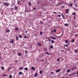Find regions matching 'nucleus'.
Returning <instances> with one entry per match:
<instances>
[{
  "instance_id": "nucleus-36",
  "label": "nucleus",
  "mask_w": 78,
  "mask_h": 78,
  "mask_svg": "<svg viewBox=\"0 0 78 78\" xmlns=\"http://www.w3.org/2000/svg\"><path fill=\"white\" fill-rule=\"evenodd\" d=\"M72 14H73V15H76V13L75 12H73Z\"/></svg>"
},
{
  "instance_id": "nucleus-31",
  "label": "nucleus",
  "mask_w": 78,
  "mask_h": 78,
  "mask_svg": "<svg viewBox=\"0 0 78 78\" xmlns=\"http://www.w3.org/2000/svg\"><path fill=\"white\" fill-rule=\"evenodd\" d=\"M59 60H60L59 58H58L57 59V62H59Z\"/></svg>"
},
{
  "instance_id": "nucleus-33",
  "label": "nucleus",
  "mask_w": 78,
  "mask_h": 78,
  "mask_svg": "<svg viewBox=\"0 0 78 78\" xmlns=\"http://www.w3.org/2000/svg\"><path fill=\"white\" fill-rule=\"evenodd\" d=\"M70 69H68V70H67V72H70Z\"/></svg>"
},
{
  "instance_id": "nucleus-62",
  "label": "nucleus",
  "mask_w": 78,
  "mask_h": 78,
  "mask_svg": "<svg viewBox=\"0 0 78 78\" xmlns=\"http://www.w3.org/2000/svg\"><path fill=\"white\" fill-rule=\"evenodd\" d=\"M51 55V53L48 54V55Z\"/></svg>"
},
{
  "instance_id": "nucleus-39",
  "label": "nucleus",
  "mask_w": 78,
  "mask_h": 78,
  "mask_svg": "<svg viewBox=\"0 0 78 78\" xmlns=\"http://www.w3.org/2000/svg\"><path fill=\"white\" fill-rule=\"evenodd\" d=\"M65 42L66 43H67L68 42V41L67 40H65Z\"/></svg>"
},
{
  "instance_id": "nucleus-1",
  "label": "nucleus",
  "mask_w": 78,
  "mask_h": 78,
  "mask_svg": "<svg viewBox=\"0 0 78 78\" xmlns=\"http://www.w3.org/2000/svg\"><path fill=\"white\" fill-rule=\"evenodd\" d=\"M4 5H6L7 6H9V3H6L5 2H4Z\"/></svg>"
},
{
  "instance_id": "nucleus-21",
  "label": "nucleus",
  "mask_w": 78,
  "mask_h": 78,
  "mask_svg": "<svg viewBox=\"0 0 78 78\" xmlns=\"http://www.w3.org/2000/svg\"><path fill=\"white\" fill-rule=\"evenodd\" d=\"M42 34H43V33H42V31H41L40 32V34L41 36H42Z\"/></svg>"
},
{
  "instance_id": "nucleus-63",
  "label": "nucleus",
  "mask_w": 78,
  "mask_h": 78,
  "mask_svg": "<svg viewBox=\"0 0 78 78\" xmlns=\"http://www.w3.org/2000/svg\"><path fill=\"white\" fill-rule=\"evenodd\" d=\"M74 0V2L75 3V1H76V0Z\"/></svg>"
},
{
  "instance_id": "nucleus-30",
  "label": "nucleus",
  "mask_w": 78,
  "mask_h": 78,
  "mask_svg": "<svg viewBox=\"0 0 78 78\" xmlns=\"http://www.w3.org/2000/svg\"><path fill=\"white\" fill-rule=\"evenodd\" d=\"M2 70H4L5 69V68L4 66H2L1 68Z\"/></svg>"
},
{
  "instance_id": "nucleus-37",
  "label": "nucleus",
  "mask_w": 78,
  "mask_h": 78,
  "mask_svg": "<svg viewBox=\"0 0 78 78\" xmlns=\"http://www.w3.org/2000/svg\"><path fill=\"white\" fill-rule=\"evenodd\" d=\"M7 76V75L6 74H5V75H4L3 76H2V77H3L4 76Z\"/></svg>"
},
{
  "instance_id": "nucleus-32",
  "label": "nucleus",
  "mask_w": 78,
  "mask_h": 78,
  "mask_svg": "<svg viewBox=\"0 0 78 78\" xmlns=\"http://www.w3.org/2000/svg\"><path fill=\"white\" fill-rule=\"evenodd\" d=\"M42 70H40V74H42Z\"/></svg>"
},
{
  "instance_id": "nucleus-5",
  "label": "nucleus",
  "mask_w": 78,
  "mask_h": 78,
  "mask_svg": "<svg viewBox=\"0 0 78 78\" xmlns=\"http://www.w3.org/2000/svg\"><path fill=\"white\" fill-rule=\"evenodd\" d=\"M10 32V30H9V29H7L5 31V32L6 33H9Z\"/></svg>"
},
{
  "instance_id": "nucleus-13",
  "label": "nucleus",
  "mask_w": 78,
  "mask_h": 78,
  "mask_svg": "<svg viewBox=\"0 0 78 78\" xmlns=\"http://www.w3.org/2000/svg\"><path fill=\"white\" fill-rule=\"evenodd\" d=\"M71 74V76H72V75H76L75 73H73Z\"/></svg>"
},
{
  "instance_id": "nucleus-7",
  "label": "nucleus",
  "mask_w": 78,
  "mask_h": 78,
  "mask_svg": "<svg viewBox=\"0 0 78 78\" xmlns=\"http://www.w3.org/2000/svg\"><path fill=\"white\" fill-rule=\"evenodd\" d=\"M19 75H23V73L22 72H20L19 73Z\"/></svg>"
},
{
  "instance_id": "nucleus-11",
  "label": "nucleus",
  "mask_w": 78,
  "mask_h": 78,
  "mask_svg": "<svg viewBox=\"0 0 78 78\" xmlns=\"http://www.w3.org/2000/svg\"><path fill=\"white\" fill-rule=\"evenodd\" d=\"M10 42V43H14V41L13 40H11Z\"/></svg>"
},
{
  "instance_id": "nucleus-15",
  "label": "nucleus",
  "mask_w": 78,
  "mask_h": 78,
  "mask_svg": "<svg viewBox=\"0 0 78 78\" xmlns=\"http://www.w3.org/2000/svg\"><path fill=\"white\" fill-rule=\"evenodd\" d=\"M20 2V0H18L17 4L18 5H19V2Z\"/></svg>"
},
{
  "instance_id": "nucleus-22",
  "label": "nucleus",
  "mask_w": 78,
  "mask_h": 78,
  "mask_svg": "<svg viewBox=\"0 0 78 78\" xmlns=\"http://www.w3.org/2000/svg\"><path fill=\"white\" fill-rule=\"evenodd\" d=\"M64 25H65V27H67V26H68V25H69L67 23H66V24H64Z\"/></svg>"
},
{
  "instance_id": "nucleus-43",
  "label": "nucleus",
  "mask_w": 78,
  "mask_h": 78,
  "mask_svg": "<svg viewBox=\"0 0 78 78\" xmlns=\"http://www.w3.org/2000/svg\"><path fill=\"white\" fill-rule=\"evenodd\" d=\"M48 41H50V42H51V40H50V38H48Z\"/></svg>"
},
{
  "instance_id": "nucleus-44",
  "label": "nucleus",
  "mask_w": 78,
  "mask_h": 78,
  "mask_svg": "<svg viewBox=\"0 0 78 78\" xmlns=\"http://www.w3.org/2000/svg\"><path fill=\"white\" fill-rule=\"evenodd\" d=\"M28 30H26V31L25 32V33H28Z\"/></svg>"
},
{
  "instance_id": "nucleus-23",
  "label": "nucleus",
  "mask_w": 78,
  "mask_h": 78,
  "mask_svg": "<svg viewBox=\"0 0 78 78\" xmlns=\"http://www.w3.org/2000/svg\"><path fill=\"white\" fill-rule=\"evenodd\" d=\"M16 40H19V37H18V36H16Z\"/></svg>"
},
{
  "instance_id": "nucleus-27",
  "label": "nucleus",
  "mask_w": 78,
  "mask_h": 78,
  "mask_svg": "<svg viewBox=\"0 0 78 78\" xmlns=\"http://www.w3.org/2000/svg\"><path fill=\"white\" fill-rule=\"evenodd\" d=\"M19 37L20 38H22V37L23 38V37L22 35H20L19 36Z\"/></svg>"
},
{
  "instance_id": "nucleus-17",
  "label": "nucleus",
  "mask_w": 78,
  "mask_h": 78,
  "mask_svg": "<svg viewBox=\"0 0 78 78\" xmlns=\"http://www.w3.org/2000/svg\"><path fill=\"white\" fill-rule=\"evenodd\" d=\"M78 51V50L76 49L74 51V52H75V53H77Z\"/></svg>"
},
{
  "instance_id": "nucleus-42",
  "label": "nucleus",
  "mask_w": 78,
  "mask_h": 78,
  "mask_svg": "<svg viewBox=\"0 0 78 78\" xmlns=\"http://www.w3.org/2000/svg\"><path fill=\"white\" fill-rule=\"evenodd\" d=\"M45 55H48V52H47L45 53Z\"/></svg>"
},
{
  "instance_id": "nucleus-56",
  "label": "nucleus",
  "mask_w": 78,
  "mask_h": 78,
  "mask_svg": "<svg viewBox=\"0 0 78 78\" xmlns=\"http://www.w3.org/2000/svg\"><path fill=\"white\" fill-rule=\"evenodd\" d=\"M68 51H70V50L69 49V50H68Z\"/></svg>"
},
{
  "instance_id": "nucleus-19",
  "label": "nucleus",
  "mask_w": 78,
  "mask_h": 78,
  "mask_svg": "<svg viewBox=\"0 0 78 78\" xmlns=\"http://www.w3.org/2000/svg\"><path fill=\"white\" fill-rule=\"evenodd\" d=\"M71 41V42H75V40L73 39Z\"/></svg>"
},
{
  "instance_id": "nucleus-9",
  "label": "nucleus",
  "mask_w": 78,
  "mask_h": 78,
  "mask_svg": "<svg viewBox=\"0 0 78 78\" xmlns=\"http://www.w3.org/2000/svg\"><path fill=\"white\" fill-rule=\"evenodd\" d=\"M61 70H60V69H58L56 71V73H58V72H59Z\"/></svg>"
},
{
  "instance_id": "nucleus-49",
  "label": "nucleus",
  "mask_w": 78,
  "mask_h": 78,
  "mask_svg": "<svg viewBox=\"0 0 78 78\" xmlns=\"http://www.w3.org/2000/svg\"><path fill=\"white\" fill-rule=\"evenodd\" d=\"M62 17H63V18H65L64 17V15H62Z\"/></svg>"
},
{
  "instance_id": "nucleus-41",
  "label": "nucleus",
  "mask_w": 78,
  "mask_h": 78,
  "mask_svg": "<svg viewBox=\"0 0 78 78\" xmlns=\"http://www.w3.org/2000/svg\"><path fill=\"white\" fill-rule=\"evenodd\" d=\"M9 77L10 78H12V75H9Z\"/></svg>"
},
{
  "instance_id": "nucleus-57",
  "label": "nucleus",
  "mask_w": 78,
  "mask_h": 78,
  "mask_svg": "<svg viewBox=\"0 0 78 78\" xmlns=\"http://www.w3.org/2000/svg\"><path fill=\"white\" fill-rule=\"evenodd\" d=\"M40 17H42V15H40Z\"/></svg>"
},
{
  "instance_id": "nucleus-3",
  "label": "nucleus",
  "mask_w": 78,
  "mask_h": 78,
  "mask_svg": "<svg viewBox=\"0 0 78 78\" xmlns=\"http://www.w3.org/2000/svg\"><path fill=\"white\" fill-rule=\"evenodd\" d=\"M66 14H68V13H69V9H66Z\"/></svg>"
},
{
  "instance_id": "nucleus-60",
  "label": "nucleus",
  "mask_w": 78,
  "mask_h": 78,
  "mask_svg": "<svg viewBox=\"0 0 78 78\" xmlns=\"http://www.w3.org/2000/svg\"><path fill=\"white\" fill-rule=\"evenodd\" d=\"M61 51H62V52H63L64 51V50H62Z\"/></svg>"
},
{
  "instance_id": "nucleus-12",
  "label": "nucleus",
  "mask_w": 78,
  "mask_h": 78,
  "mask_svg": "<svg viewBox=\"0 0 78 78\" xmlns=\"http://www.w3.org/2000/svg\"><path fill=\"white\" fill-rule=\"evenodd\" d=\"M18 56H21V53H20V52H19L18 54Z\"/></svg>"
},
{
  "instance_id": "nucleus-58",
  "label": "nucleus",
  "mask_w": 78,
  "mask_h": 78,
  "mask_svg": "<svg viewBox=\"0 0 78 78\" xmlns=\"http://www.w3.org/2000/svg\"><path fill=\"white\" fill-rule=\"evenodd\" d=\"M64 5L62 6V8H64Z\"/></svg>"
},
{
  "instance_id": "nucleus-34",
  "label": "nucleus",
  "mask_w": 78,
  "mask_h": 78,
  "mask_svg": "<svg viewBox=\"0 0 78 78\" xmlns=\"http://www.w3.org/2000/svg\"><path fill=\"white\" fill-rule=\"evenodd\" d=\"M62 31H63L61 35L62 36H63V35L64 34V30H62Z\"/></svg>"
},
{
  "instance_id": "nucleus-40",
  "label": "nucleus",
  "mask_w": 78,
  "mask_h": 78,
  "mask_svg": "<svg viewBox=\"0 0 78 78\" xmlns=\"http://www.w3.org/2000/svg\"><path fill=\"white\" fill-rule=\"evenodd\" d=\"M72 5V4L71 3V4H70V5L69 6L72 7V5Z\"/></svg>"
},
{
  "instance_id": "nucleus-52",
  "label": "nucleus",
  "mask_w": 78,
  "mask_h": 78,
  "mask_svg": "<svg viewBox=\"0 0 78 78\" xmlns=\"http://www.w3.org/2000/svg\"><path fill=\"white\" fill-rule=\"evenodd\" d=\"M58 17H61V15H58Z\"/></svg>"
},
{
  "instance_id": "nucleus-59",
  "label": "nucleus",
  "mask_w": 78,
  "mask_h": 78,
  "mask_svg": "<svg viewBox=\"0 0 78 78\" xmlns=\"http://www.w3.org/2000/svg\"><path fill=\"white\" fill-rule=\"evenodd\" d=\"M71 70H72V71H73V70H74V69H73H73H72Z\"/></svg>"
},
{
  "instance_id": "nucleus-6",
  "label": "nucleus",
  "mask_w": 78,
  "mask_h": 78,
  "mask_svg": "<svg viewBox=\"0 0 78 78\" xmlns=\"http://www.w3.org/2000/svg\"><path fill=\"white\" fill-rule=\"evenodd\" d=\"M31 70H32L35 71V68H34V66H32L31 67Z\"/></svg>"
},
{
  "instance_id": "nucleus-28",
  "label": "nucleus",
  "mask_w": 78,
  "mask_h": 78,
  "mask_svg": "<svg viewBox=\"0 0 78 78\" xmlns=\"http://www.w3.org/2000/svg\"><path fill=\"white\" fill-rule=\"evenodd\" d=\"M53 31L54 32V33H56V29H54L53 30Z\"/></svg>"
},
{
  "instance_id": "nucleus-46",
  "label": "nucleus",
  "mask_w": 78,
  "mask_h": 78,
  "mask_svg": "<svg viewBox=\"0 0 78 78\" xmlns=\"http://www.w3.org/2000/svg\"><path fill=\"white\" fill-rule=\"evenodd\" d=\"M40 23H41V24H43V22H42V21H41L40 22Z\"/></svg>"
},
{
  "instance_id": "nucleus-38",
  "label": "nucleus",
  "mask_w": 78,
  "mask_h": 78,
  "mask_svg": "<svg viewBox=\"0 0 78 78\" xmlns=\"http://www.w3.org/2000/svg\"><path fill=\"white\" fill-rule=\"evenodd\" d=\"M15 30H16V31H18V29L17 28H15Z\"/></svg>"
},
{
  "instance_id": "nucleus-64",
  "label": "nucleus",
  "mask_w": 78,
  "mask_h": 78,
  "mask_svg": "<svg viewBox=\"0 0 78 78\" xmlns=\"http://www.w3.org/2000/svg\"><path fill=\"white\" fill-rule=\"evenodd\" d=\"M76 74L78 75V71L77 72V73H76Z\"/></svg>"
},
{
  "instance_id": "nucleus-26",
  "label": "nucleus",
  "mask_w": 78,
  "mask_h": 78,
  "mask_svg": "<svg viewBox=\"0 0 78 78\" xmlns=\"http://www.w3.org/2000/svg\"><path fill=\"white\" fill-rule=\"evenodd\" d=\"M20 70H23V67H20L19 68Z\"/></svg>"
},
{
  "instance_id": "nucleus-55",
  "label": "nucleus",
  "mask_w": 78,
  "mask_h": 78,
  "mask_svg": "<svg viewBox=\"0 0 78 78\" xmlns=\"http://www.w3.org/2000/svg\"><path fill=\"white\" fill-rule=\"evenodd\" d=\"M53 73V72H51V74H52Z\"/></svg>"
},
{
  "instance_id": "nucleus-20",
  "label": "nucleus",
  "mask_w": 78,
  "mask_h": 78,
  "mask_svg": "<svg viewBox=\"0 0 78 78\" xmlns=\"http://www.w3.org/2000/svg\"><path fill=\"white\" fill-rule=\"evenodd\" d=\"M28 70V68L27 67H25V68H24V70Z\"/></svg>"
},
{
  "instance_id": "nucleus-14",
  "label": "nucleus",
  "mask_w": 78,
  "mask_h": 78,
  "mask_svg": "<svg viewBox=\"0 0 78 78\" xmlns=\"http://www.w3.org/2000/svg\"><path fill=\"white\" fill-rule=\"evenodd\" d=\"M37 73H36L34 75V76H35V77H36V76H37Z\"/></svg>"
},
{
  "instance_id": "nucleus-2",
  "label": "nucleus",
  "mask_w": 78,
  "mask_h": 78,
  "mask_svg": "<svg viewBox=\"0 0 78 78\" xmlns=\"http://www.w3.org/2000/svg\"><path fill=\"white\" fill-rule=\"evenodd\" d=\"M28 9L29 10H26V12H30V9H31V8H30L29 7Z\"/></svg>"
},
{
  "instance_id": "nucleus-35",
  "label": "nucleus",
  "mask_w": 78,
  "mask_h": 78,
  "mask_svg": "<svg viewBox=\"0 0 78 78\" xmlns=\"http://www.w3.org/2000/svg\"><path fill=\"white\" fill-rule=\"evenodd\" d=\"M15 9H16H16H17V6H16L15 7Z\"/></svg>"
},
{
  "instance_id": "nucleus-50",
  "label": "nucleus",
  "mask_w": 78,
  "mask_h": 78,
  "mask_svg": "<svg viewBox=\"0 0 78 78\" xmlns=\"http://www.w3.org/2000/svg\"><path fill=\"white\" fill-rule=\"evenodd\" d=\"M38 3H39V4H41V3L39 2H38Z\"/></svg>"
},
{
  "instance_id": "nucleus-18",
  "label": "nucleus",
  "mask_w": 78,
  "mask_h": 78,
  "mask_svg": "<svg viewBox=\"0 0 78 78\" xmlns=\"http://www.w3.org/2000/svg\"><path fill=\"white\" fill-rule=\"evenodd\" d=\"M53 48V45L51 46L50 47V48Z\"/></svg>"
},
{
  "instance_id": "nucleus-29",
  "label": "nucleus",
  "mask_w": 78,
  "mask_h": 78,
  "mask_svg": "<svg viewBox=\"0 0 78 78\" xmlns=\"http://www.w3.org/2000/svg\"><path fill=\"white\" fill-rule=\"evenodd\" d=\"M51 42H52V44H54V43H55V42L53 40H52L51 41Z\"/></svg>"
},
{
  "instance_id": "nucleus-53",
  "label": "nucleus",
  "mask_w": 78,
  "mask_h": 78,
  "mask_svg": "<svg viewBox=\"0 0 78 78\" xmlns=\"http://www.w3.org/2000/svg\"><path fill=\"white\" fill-rule=\"evenodd\" d=\"M35 9H36V7H34V8H33V10Z\"/></svg>"
},
{
  "instance_id": "nucleus-10",
  "label": "nucleus",
  "mask_w": 78,
  "mask_h": 78,
  "mask_svg": "<svg viewBox=\"0 0 78 78\" xmlns=\"http://www.w3.org/2000/svg\"><path fill=\"white\" fill-rule=\"evenodd\" d=\"M62 35H61V36H56V37H57V38H61V37H62Z\"/></svg>"
},
{
  "instance_id": "nucleus-16",
  "label": "nucleus",
  "mask_w": 78,
  "mask_h": 78,
  "mask_svg": "<svg viewBox=\"0 0 78 78\" xmlns=\"http://www.w3.org/2000/svg\"><path fill=\"white\" fill-rule=\"evenodd\" d=\"M24 39H28V37L27 36H25L24 37H23Z\"/></svg>"
},
{
  "instance_id": "nucleus-61",
  "label": "nucleus",
  "mask_w": 78,
  "mask_h": 78,
  "mask_svg": "<svg viewBox=\"0 0 78 78\" xmlns=\"http://www.w3.org/2000/svg\"><path fill=\"white\" fill-rule=\"evenodd\" d=\"M74 19H76V16H74Z\"/></svg>"
},
{
  "instance_id": "nucleus-54",
  "label": "nucleus",
  "mask_w": 78,
  "mask_h": 78,
  "mask_svg": "<svg viewBox=\"0 0 78 78\" xmlns=\"http://www.w3.org/2000/svg\"><path fill=\"white\" fill-rule=\"evenodd\" d=\"M53 13H54L55 14H57V13L56 12H53Z\"/></svg>"
},
{
  "instance_id": "nucleus-45",
  "label": "nucleus",
  "mask_w": 78,
  "mask_h": 78,
  "mask_svg": "<svg viewBox=\"0 0 78 78\" xmlns=\"http://www.w3.org/2000/svg\"><path fill=\"white\" fill-rule=\"evenodd\" d=\"M17 62H18V61H17V60H16L15 61V62H16V63H17Z\"/></svg>"
},
{
  "instance_id": "nucleus-47",
  "label": "nucleus",
  "mask_w": 78,
  "mask_h": 78,
  "mask_svg": "<svg viewBox=\"0 0 78 78\" xmlns=\"http://www.w3.org/2000/svg\"><path fill=\"white\" fill-rule=\"evenodd\" d=\"M28 51H25V53L26 54L27 53Z\"/></svg>"
},
{
  "instance_id": "nucleus-48",
  "label": "nucleus",
  "mask_w": 78,
  "mask_h": 78,
  "mask_svg": "<svg viewBox=\"0 0 78 78\" xmlns=\"http://www.w3.org/2000/svg\"><path fill=\"white\" fill-rule=\"evenodd\" d=\"M11 69V68H9L8 69V70H9Z\"/></svg>"
},
{
  "instance_id": "nucleus-51",
  "label": "nucleus",
  "mask_w": 78,
  "mask_h": 78,
  "mask_svg": "<svg viewBox=\"0 0 78 78\" xmlns=\"http://www.w3.org/2000/svg\"><path fill=\"white\" fill-rule=\"evenodd\" d=\"M78 36V34H75V36Z\"/></svg>"
},
{
  "instance_id": "nucleus-4",
  "label": "nucleus",
  "mask_w": 78,
  "mask_h": 78,
  "mask_svg": "<svg viewBox=\"0 0 78 78\" xmlns=\"http://www.w3.org/2000/svg\"><path fill=\"white\" fill-rule=\"evenodd\" d=\"M37 46L38 47H40L42 45V44L41 43H38L37 44Z\"/></svg>"
},
{
  "instance_id": "nucleus-24",
  "label": "nucleus",
  "mask_w": 78,
  "mask_h": 78,
  "mask_svg": "<svg viewBox=\"0 0 78 78\" xmlns=\"http://www.w3.org/2000/svg\"><path fill=\"white\" fill-rule=\"evenodd\" d=\"M28 4L30 6H31V3L30 2H29Z\"/></svg>"
},
{
  "instance_id": "nucleus-25",
  "label": "nucleus",
  "mask_w": 78,
  "mask_h": 78,
  "mask_svg": "<svg viewBox=\"0 0 78 78\" xmlns=\"http://www.w3.org/2000/svg\"><path fill=\"white\" fill-rule=\"evenodd\" d=\"M65 47H68V45L67 44H66V45H65L64 46V48H65Z\"/></svg>"
},
{
  "instance_id": "nucleus-8",
  "label": "nucleus",
  "mask_w": 78,
  "mask_h": 78,
  "mask_svg": "<svg viewBox=\"0 0 78 78\" xmlns=\"http://www.w3.org/2000/svg\"><path fill=\"white\" fill-rule=\"evenodd\" d=\"M50 37L51 38H52V39H53V40H55V39H56V38L52 36H51Z\"/></svg>"
}]
</instances>
